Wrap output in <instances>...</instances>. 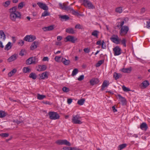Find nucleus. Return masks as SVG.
<instances>
[{"mask_svg": "<svg viewBox=\"0 0 150 150\" xmlns=\"http://www.w3.org/2000/svg\"><path fill=\"white\" fill-rule=\"evenodd\" d=\"M23 72L24 73L30 72L31 71V69L27 67H24L23 69Z\"/></svg>", "mask_w": 150, "mask_h": 150, "instance_id": "obj_33", "label": "nucleus"}, {"mask_svg": "<svg viewBox=\"0 0 150 150\" xmlns=\"http://www.w3.org/2000/svg\"><path fill=\"white\" fill-rule=\"evenodd\" d=\"M75 28L76 29H82L83 28V27L82 25L79 24H76L75 25Z\"/></svg>", "mask_w": 150, "mask_h": 150, "instance_id": "obj_45", "label": "nucleus"}, {"mask_svg": "<svg viewBox=\"0 0 150 150\" xmlns=\"http://www.w3.org/2000/svg\"><path fill=\"white\" fill-rule=\"evenodd\" d=\"M115 56L119 55L121 53V49L119 46H116L113 49Z\"/></svg>", "mask_w": 150, "mask_h": 150, "instance_id": "obj_10", "label": "nucleus"}, {"mask_svg": "<svg viewBox=\"0 0 150 150\" xmlns=\"http://www.w3.org/2000/svg\"><path fill=\"white\" fill-rule=\"evenodd\" d=\"M43 61H48V58L47 57H44L42 59Z\"/></svg>", "mask_w": 150, "mask_h": 150, "instance_id": "obj_61", "label": "nucleus"}, {"mask_svg": "<svg viewBox=\"0 0 150 150\" xmlns=\"http://www.w3.org/2000/svg\"><path fill=\"white\" fill-rule=\"evenodd\" d=\"M66 31L69 34H74L75 33V31L72 28H67Z\"/></svg>", "mask_w": 150, "mask_h": 150, "instance_id": "obj_23", "label": "nucleus"}, {"mask_svg": "<svg viewBox=\"0 0 150 150\" xmlns=\"http://www.w3.org/2000/svg\"><path fill=\"white\" fill-rule=\"evenodd\" d=\"M84 78V76L81 75L78 78V80L79 81H81Z\"/></svg>", "mask_w": 150, "mask_h": 150, "instance_id": "obj_53", "label": "nucleus"}, {"mask_svg": "<svg viewBox=\"0 0 150 150\" xmlns=\"http://www.w3.org/2000/svg\"><path fill=\"white\" fill-rule=\"evenodd\" d=\"M77 39L73 36L69 35L67 36L65 39L64 41L65 42H70L73 43H75L77 40Z\"/></svg>", "mask_w": 150, "mask_h": 150, "instance_id": "obj_8", "label": "nucleus"}, {"mask_svg": "<svg viewBox=\"0 0 150 150\" xmlns=\"http://www.w3.org/2000/svg\"><path fill=\"white\" fill-rule=\"evenodd\" d=\"M24 43V41L23 40H19L18 42V44L20 46H22Z\"/></svg>", "mask_w": 150, "mask_h": 150, "instance_id": "obj_56", "label": "nucleus"}, {"mask_svg": "<svg viewBox=\"0 0 150 150\" xmlns=\"http://www.w3.org/2000/svg\"><path fill=\"white\" fill-rule=\"evenodd\" d=\"M47 68V67L44 65H40L38 66V68L37 69L38 71H43L45 70Z\"/></svg>", "mask_w": 150, "mask_h": 150, "instance_id": "obj_15", "label": "nucleus"}, {"mask_svg": "<svg viewBox=\"0 0 150 150\" xmlns=\"http://www.w3.org/2000/svg\"><path fill=\"white\" fill-rule=\"evenodd\" d=\"M122 88L123 90L127 92L130 91V90L129 88H127L124 86H122Z\"/></svg>", "mask_w": 150, "mask_h": 150, "instance_id": "obj_47", "label": "nucleus"}, {"mask_svg": "<svg viewBox=\"0 0 150 150\" xmlns=\"http://www.w3.org/2000/svg\"><path fill=\"white\" fill-rule=\"evenodd\" d=\"M38 59L36 57L29 58L26 61V63L27 64H35L38 62Z\"/></svg>", "mask_w": 150, "mask_h": 150, "instance_id": "obj_3", "label": "nucleus"}, {"mask_svg": "<svg viewBox=\"0 0 150 150\" xmlns=\"http://www.w3.org/2000/svg\"><path fill=\"white\" fill-rule=\"evenodd\" d=\"M146 27L148 28H150V19L149 21L146 22Z\"/></svg>", "mask_w": 150, "mask_h": 150, "instance_id": "obj_58", "label": "nucleus"}, {"mask_svg": "<svg viewBox=\"0 0 150 150\" xmlns=\"http://www.w3.org/2000/svg\"><path fill=\"white\" fill-rule=\"evenodd\" d=\"M47 30L48 31H50L54 29V26L53 25H51L50 26L47 27Z\"/></svg>", "mask_w": 150, "mask_h": 150, "instance_id": "obj_52", "label": "nucleus"}, {"mask_svg": "<svg viewBox=\"0 0 150 150\" xmlns=\"http://www.w3.org/2000/svg\"><path fill=\"white\" fill-rule=\"evenodd\" d=\"M37 98L39 100H42L46 98L45 95H40V94H38L37 96Z\"/></svg>", "mask_w": 150, "mask_h": 150, "instance_id": "obj_30", "label": "nucleus"}, {"mask_svg": "<svg viewBox=\"0 0 150 150\" xmlns=\"http://www.w3.org/2000/svg\"><path fill=\"white\" fill-rule=\"evenodd\" d=\"M119 98L120 100V101L122 102V103L124 104L126 102V100L125 99L122 97L120 95H118Z\"/></svg>", "mask_w": 150, "mask_h": 150, "instance_id": "obj_28", "label": "nucleus"}, {"mask_svg": "<svg viewBox=\"0 0 150 150\" xmlns=\"http://www.w3.org/2000/svg\"><path fill=\"white\" fill-rule=\"evenodd\" d=\"M72 147H64L63 148V149L64 150H72Z\"/></svg>", "mask_w": 150, "mask_h": 150, "instance_id": "obj_55", "label": "nucleus"}, {"mask_svg": "<svg viewBox=\"0 0 150 150\" xmlns=\"http://www.w3.org/2000/svg\"><path fill=\"white\" fill-rule=\"evenodd\" d=\"M81 118V117L78 115H74L73 116L72 122L74 124H81L82 123V122L79 120Z\"/></svg>", "mask_w": 150, "mask_h": 150, "instance_id": "obj_5", "label": "nucleus"}, {"mask_svg": "<svg viewBox=\"0 0 150 150\" xmlns=\"http://www.w3.org/2000/svg\"><path fill=\"white\" fill-rule=\"evenodd\" d=\"M113 76L114 77L115 79L117 80L119 78L121 77L122 75L120 74L115 72L114 73Z\"/></svg>", "mask_w": 150, "mask_h": 150, "instance_id": "obj_24", "label": "nucleus"}, {"mask_svg": "<svg viewBox=\"0 0 150 150\" xmlns=\"http://www.w3.org/2000/svg\"><path fill=\"white\" fill-rule=\"evenodd\" d=\"M35 37L33 35H26L25 37L24 40L29 42H31L36 39Z\"/></svg>", "mask_w": 150, "mask_h": 150, "instance_id": "obj_9", "label": "nucleus"}, {"mask_svg": "<svg viewBox=\"0 0 150 150\" xmlns=\"http://www.w3.org/2000/svg\"><path fill=\"white\" fill-rule=\"evenodd\" d=\"M124 23V21H121L120 22H118L117 23V26L118 28H120L119 33L121 36H124L126 35L129 30V27L127 26H123Z\"/></svg>", "mask_w": 150, "mask_h": 150, "instance_id": "obj_2", "label": "nucleus"}, {"mask_svg": "<svg viewBox=\"0 0 150 150\" xmlns=\"http://www.w3.org/2000/svg\"><path fill=\"white\" fill-rule=\"evenodd\" d=\"M99 82V79L97 78H93L90 80V84L92 86L98 83Z\"/></svg>", "mask_w": 150, "mask_h": 150, "instance_id": "obj_14", "label": "nucleus"}, {"mask_svg": "<svg viewBox=\"0 0 150 150\" xmlns=\"http://www.w3.org/2000/svg\"><path fill=\"white\" fill-rule=\"evenodd\" d=\"M42 102L43 103L46 104H48L49 105H50L51 104V103L47 101H43Z\"/></svg>", "mask_w": 150, "mask_h": 150, "instance_id": "obj_62", "label": "nucleus"}, {"mask_svg": "<svg viewBox=\"0 0 150 150\" xmlns=\"http://www.w3.org/2000/svg\"><path fill=\"white\" fill-rule=\"evenodd\" d=\"M140 127L142 130L144 131H146L148 128L145 122L142 123L140 125Z\"/></svg>", "mask_w": 150, "mask_h": 150, "instance_id": "obj_16", "label": "nucleus"}, {"mask_svg": "<svg viewBox=\"0 0 150 150\" xmlns=\"http://www.w3.org/2000/svg\"><path fill=\"white\" fill-rule=\"evenodd\" d=\"M71 13H72V14L74 15H77V16L79 15V13H78L77 11H75L73 9V10L71 12Z\"/></svg>", "mask_w": 150, "mask_h": 150, "instance_id": "obj_48", "label": "nucleus"}, {"mask_svg": "<svg viewBox=\"0 0 150 150\" xmlns=\"http://www.w3.org/2000/svg\"><path fill=\"white\" fill-rule=\"evenodd\" d=\"M132 69L131 67H129L127 68H123L122 69V71L125 73H130Z\"/></svg>", "mask_w": 150, "mask_h": 150, "instance_id": "obj_17", "label": "nucleus"}, {"mask_svg": "<svg viewBox=\"0 0 150 150\" xmlns=\"http://www.w3.org/2000/svg\"><path fill=\"white\" fill-rule=\"evenodd\" d=\"M57 39L58 41H59L62 39V37L61 36H57Z\"/></svg>", "mask_w": 150, "mask_h": 150, "instance_id": "obj_63", "label": "nucleus"}, {"mask_svg": "<svg viewBox=\"0 0 150 150\" xmlns=\"http://www.w3.org/2000/svg\"><path fill=\"white\" fill-rule=\"evenodd\" d=\"M11 1L9 0H8L5 2L2 3L3 6L5 7H6L10 4Z\"/></svg>", "mask_w": 150, "mask_h": 150, "instance_id": "obj_32", "label": "nucleus"}, {"mask_svg": "<svg viewBox=\"0 0 150 150\" xmlns=\"http://www.w3.org/2000/svg\"><path fill=\"white\" fill-rule=\"evenodd\" d=\"M59 18H60L62 19L67 21V20L69 19V17L67 15H61L59 16Z\"/></svg>", "mask_w": 150, "mask_h": 150, "instance_id": "obj_26", "label": "nucleus"}, {"mask_svg": "<svg viewBox=\"0 0 150 150\" xmlns=\"http://www.w3.org/2000/svg\"><path fill=\"white\" fill-rule=\"evenodd\" d=\"M72 100L71 99L69 98L67 99V102L68 104H70L72 102Z\"/></svg>", "mask_w": 150, "mask_h": 150, "instance_id": "obj_60", "label": "nucleus"}, {"mask_svg": "<svg viewBox=\"0 0 150 150\" xmlns=\"http://www.w3.org/2000/svg\"><path fill=\"white\" fill-rule=\"evenodd\" d=\"M85 101V99H81L78 100L77 103L80 105H82L84 104Z\"/></svg>", "mask_w": 150, "mask_h": 150, "instance_id": "obj_35", "label": "nucleus"}, {"mask_svg": "<svg viewBox=\"0 0 150 150\" xmlns=\"http://www.w3.org/2000/svg\"><path fill=\"white\" fill-rule=\"evenodd\" d=\"M16 71L17 70L16 69H13L8 73V76L11 77L13 76L16 72Z\"/></svg>", "mask_w": 150, "mask_h": 150, "instance_id": "obj_27", "label": "nucleus"}, {"mask_svg": "<svg viewBox=\"0 0 150 150\" xmlns=\"http://www.w3.org/2000/svg\"><path fill=\"white\" fill-rule=\"evenodd\" d=\"M47 72L46 71L43 73L40 74H39L40 77L41 79H44L45 78H47L48 76L47 74Z\"/></svg>", "mask_w": 150, "mask_h": 150, "instance_id": "obj_21", "label": "nucleus"}, {"mask_svg": "<svg viewBox=\"0 0 150 150\" xmlns=\"http://www.w3.org/2000/svg\"><path fill=\"white\" fill-rule=\"evenodd\" d=\"M12 47L11 45V43L10 42H8L7 44L6 45L4 48V50H8L11 49Z\"/></svg>", "mask_w": 150, "mask_h": 150, "instance_id": "obj_25", "label": "nucleus"}, {"mask_svg": "<svg viewBox=\"0 0 150 150\" xmlns=\"http://www.w3.org/2000/svg\"><path fill=\"white\" fill-rule=\"evenodd\" d=\"M9 134L7 133H3L0 134V136L2 137H8Z\"/></svg>", "mask_w": 150, "mask_h": 150, "instance_id": "obj_46", "label": "nucleus"}, {"mask_svg": "<svg viewBox=\"0 0 150 150\" xmlns=\"http://www.w3.org/2000/svg\"><path fill=\"white\" fill-rule=\"evenodd\" d=\"M55 45L58 46H61L62 45V43L60 42H56Z\"/></svg>", "mask_w": 150, "mask_h": 150, "instance_id": "obj_64", "label": "nucleus"}, {"mask_svg": "<svg viewBox=\"0 0 150 150\" xmlns=\"http://www.w3.org/2000/svg\"><path fill=\"white\" fill-rule=\"evenodd\" d=\"M6 113L4 111L0 110V118H3L6 116Z\"/></svg>", "mask_w": 150, "mask_h": 150, "instance_id": "obj_34", "label": "nucleus"}, {"mask_svg": "<svg viewBox=\"0 0 150 150\" xmlns=\"http://www.w3.org/2000/svg\"><path fill=\"white\" fill-rule=\"evenodd\" d=\"M121 41L122 44L124 47H126V40L125 38H123L121 40Z\"/></svg>", "mask_w": 150, "mask_h": 150, "instance_id": "obj_43", "label": "nucleus"}, {"mask_svg": "<svg viewBox=\"0 0 150 150\" xmlns=\"http://www.w3.org/2000/svg\"><path fill=\"white\" fill-rule=\"evenodd\" d=\"M149 85V83L147 80H145L143 81L141 84L140 86L141 88L144 89L146 88Z\"/></svg>", "mask_w": 150, "mask_h": 150, "instance_id": "obj_12", "label": "nucleus"}, {"mask_svg": "<svg viewBox=\"0 0 150 150\" xmlns=\"http://www.w3.org/2000/svg\"><path fill=\"white\" fill-rule=\"evenodd\" d=\"M110 39L112 42L117 44H119L121 41L118 36L115 35H113Z\"/></svg>", "mask_w": 150, "mask_h": 150, "instance_id": "obj_7", "label": "nucleus"}, {"mask_svg": "<svg viewBox=\"0 0 150 150\" xmlns=\"http://www.w3.org/2000/svg\"><path fill=\"white\" fill-rule=\"evenodd\" d=\"M84 52L86 53H88L90 52V50L88 48H85L83 49Z\"/></svg>", "mask_w": 150, "mask_h": 150, "instance_id": "obj_59", "label": "nucleus"}, {"mask_svg": "<svg viewBox=\"0 0 150 150\" xmlns=\"http://www.w3.org/2000/svg\"><path fill=\"white\" fill-rule=\"evenodd\" d=\"M127 146V144H123L119 145L118 147V150H121Z\"/></svg>", "mask_w": 150, "mask_h": 150, "instance_id": "obj_31", "label": "nucleus"}, {"mask_svg": "<svg viewBox=\"0 0 150 150\" xmlns=\"http://www.w3.org/2000/svg\"><path fill=\"white\" fill-rule=\"evenodd\" d=\"M37 4L40 8L44 10L48 11L49 9L48 7L45 4H43L42 2H38L37 3Z\"/></svg>", "mask_w": 150, "mask_h": 150, "instance_id": "obj_11", "label": "nucleus"}, {"mask_svg": "<svg viewBox=\"0 0 150 150\" xmlns=\"http://www.w3.org/2000/svg\"><path fill=\"white\" fill-rule=\"evenodd\" d=\"M50 15L49 13L47 11H45L43 12L42 14V17H44L47 16H49Z\"/></svg>", "mask_w": 150, "mask_h": 150, "instance_id": "obj_38", "label": "nucleus"}, {"mask_svg": "<svg viewBox=\"0 0 150 150\" xmlns=\"http://www.w3.org/2000/svg\"><path fill=\"white\" fill-rule=\"evenodd\" d=\"M104 61L102 60H100L98 61V63L96 64V66L97 67H98L100 66L103 63Z\"/></svg>", "mask_w": 150, "mask_h": 150, "instance_id": "obj_44", "label": "nucleus"}, {"mask_svg": "<svg viewBox=\"0 0 150 150\" xmlns=\"http://www.w3.org/2000/svg\"><path fill=\"white\" fill-rule=\"evenodd\" d=\"M62 90L64 92H67L69 91V89L66 87H63L62 88Z\"/></svg>", "mask_w": 150, "mask_h": 150, "instance_id": "obj_50", "label": "nucleus"}, {"mask_svg": "<svg viewBox=\"0 0 150 150\" xmlns=\"http://www.w3.org/2000/svg\"><path fill=\"white\" fill-rule=\"evenodd\" d=\"M17 9L16 6H14L8 10L10 13V18L13 22L16 21L17 18L20 19L21 18V13L17 11Z\"/></svg>", "mask_w": 150, "mask_h": 150, "instance_id": "obj_1", "label": "nucleus"}, {"mask_svg": "<svg viewBox=\"0 0 150 150\" xmlns=\"http://www.w3.org/2000/svg\"><path fill=\"white\" fill-rule=\"evenodd\" d=\"M29 77L33 79H35L37 78V75L35 73L32 72L30 74Z\"/></svg>", "mask_w": 150, "mask_h": 150, "instance_id": "obj_29", "label": "nucleus"}, {"mask_svg": "<svg viewBox=\"0 0 150 150\" xmlns=\"http://www.w3.org/2000/svg\"><path fill=\"white\" fill-rule=\"evenodd\" d=\"M73 9L70 6H66L65 10L69 12H71Z\"/></svg>", "mask_w": 150, "mask_h": 150, "instance_id": "obj_42", "label": "nucleus"}, {"mask_svg": "<svg viewBox=\"0 0 150 150\" xmlns=\"http://www.w3.org/2000/svg\"><path fill=\"white\" fill-rule=\"evenodd\" d=\"M101 48L102 49H105L106 48L105 44L103 40L102 41L101 44Z\"/></svg>", "mask_w": 150, "mask_h": 150, "instance_id": "obj_51", "label": "nucleus"}, {"mask_svg": "<svg viewBox=\"0 0 150 150\" xmlns=\"http://www.w3.org/2000/svg\"><path fill=\"white\" fill-rule=\"evenodd\" d=\"M59 6L61 8L65 10L67 6L65 4H62L61 3H59Z\"/></svg>", "mask_w": 150, "mask_h": 150, "instance_id": "obj_39", "label": "nucleus"}, {"mask_svg": "<svg viewBox=\"0 0 150 150\" xmlns=\"http://www.w3.org/2000/svg\"><path fill=\"white\" fill-rule=\"evenodd\" d=\"M38 44V41H34L33 42L30 47L31 49L33 50L36 48L37 47V45Z\"/></svg>", "mask_w": 150, "mask_h": 150, "instance_id": "obj_18", "label": "nucleus"}, {"mask_svg": "<svg viewBox=\"0 0 150 150\" xmlns=\"http://www.w3.org/2000/svg\"><path fill=\"white\" fill-rule=\"evenodd\" d=\"M62 140H58L56 142V143L59 145H62Z\"/></svg>", "mask_w": 150, "mask_h": 150, "instance_id": "obj_57", "label": "nucleus"}, {"mask_svg": "<svg viewBox=\"0 0 150 150\" xmlns=\"http://www.w3.org/2000/svg\"><path fill=\"white\" fill-rule=\"evenodd\" d=\"M109 85V81L105 80L103 82L101 86V89L103 90L105 88L107 87Z\"/></svg>", "mask_w": 150, "mask_h": 150, "instance_id": "obj_20", "label": "nucleus"}, {"mask_svg": "<svg viewBox=\"0 0 150 150\" xmlns=\"http://www.w3.org/2000/svg\"><path fill=\"white\" fill-rule=\"evenodd\" d=\"M18 55L16 54H14L9 57L8 59V61L9 62H11L15 60L17 58Z\"/></svg>", "mask_w": 150, "mask_h": 150, "instance_id": "obj_13", "label": "nucleus"}, {"mask_svg": "<svg viewBox=\"0 0 150 150\" xmlns=\"http://www.w3.org/2000/svg\"><path fill=\"white\" fill-rule=\"evenodd\" d=\"M50 118L51 120H55L58 119L59 118V115L56 112H50L48 113Z\"/></svg>", "mask_w": 150, "mask_h": 150, "instance_id": "obj_4", "label": "nucleus"}, {"mask_svg": "<svg viewBox=\"0 0 150 150\" xmlns=\"http://www.w3.org/2000/svg\"><path fill=\"white\" fill-rule=\"evenodd\" d=\"M99 33V32L97 30H95L93 31L91 35L96 38H98V35Z\"/></svg>", "mask_w": 150, "mask_h": 150, "instance_id": "obj_36", "label": "nucleus"}, {"mask_svg": "<svg viewBox=\"0 0 150 150\" xmlns=\"http://www.w3.org/2000/svg\"><path fill=\"white\" fill-rule=\"evenodd\" d=\"M115 11L117 13H120L122 12V8L121 7H118L116 8Z\"/></svg>", "mask_w": 150, "mask_h": 150, "instance_id": "obj_40", "label": "nucleus"}, {"mask_svg": "<svg viewBox=\"0 0 150 150\" xmlns=\"http://www.w3.org/2000/svg\"><path fill=\"white\" fill-rule=\"evenodd\" d=\"M78 71H79L76 68L74 69L72 72L71 76H74L76 75L78 73Z\"/></svg>", "mask_w": 150, "mask_h": 150, "instance_id": "obj_37", "label": "nucleus"}, {"mask_svg": "<svg viewBox=\"0 0 150 150\" xmlns=\"http://www.w3.org/2000/svg\"><path fill=\"white\" fill-rule=\"evenodd\" d=\"M61 57L60 56H56L54 58V60L58 62Z\"/></svg>", "mask_w": 150, "mask_h": 150, "instance_id": "obj_54", "label": "nucleus"}, {"mask_svg": "<svg viewBox=\"0 0 150 150\" xmlns=\"http://www.w3.org/2000/svg\"><path fill=\"white\" fill-rule=\"evenodd\" d=\"M6 38V35L2 30H0V39L2 40H4Z\"/></svg>", "mask_w": 150, "mask_h": 150, "instance_id": "obj_19", "label": "nucleus"}, {"mask_svg": "<svg viewBox=\"0 0 150 150\" xmlns=\"http://www.w3.org/2000/svg\"><path fill=\"white\" fill-rule=\"evenodd\" d=\"M63 144L67 145L69 146H70L71 145L70 143L66 140H62Z\"/></svg>", "mask_w": 150, "mask_h": 150, "instance_id": "obj_41", "label": "nucleus"}, {"mask_svg": "<svg viewBox=\"0 0 150 150\" xmlns=\"http://www.w3.org/2000/svg\"><path fill=\"white\" fill-rule=\"evenodd\" d=\"M83 4L85 6L89 9H94L95 8V6L88 0H83Z\"/></svg>", "mask_w": 150, "mask_h": 150, "instance_id": "obj_6", "label": "nucleus"}, {"mask_svg": "<svg viewBox=\"0 0 150 150\" xmlns=\"http://www.w3.org/2000/svg\"><path fill=\"white\" fill-rule=\"evenodd\" d=\"M24 2H21L19 3L18 6V9H21L22 8L23 6Z\"/></svg>", "mask_w": 150, "mask_h": 150, "instance_id": "obj_49", "label": "nucleus"}, {"mask_svg": "<svg viewBox=\"0 0 150 150\" xmlns=\"http://www.w3.org/2000/svg\"><path fill=\"white\" fill-rule=\"evenodd\" d=\"M62 62L63 64L65 65H68L70 62L69 60H67L63 57L62 58Z\"/></svg>", "mask_w": 150, "mask_h": 150, "instance_id": "obj_22", "label": "nucleus"}]
</instances>
